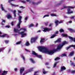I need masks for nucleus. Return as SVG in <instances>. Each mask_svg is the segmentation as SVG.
<instances>
[{"mask_svg": "<svg viewBox=\"0 0 75 75\" xmlns=\"http://www.w3.org/2000/svg\"><path fill=\"white\" fill-rule=\"evenodd\" d=\"M62 46L60 44H59L57 47V48L56 49H54L52 50H49L47 48L43 47L42 46H39L38 47V49L40 51H42L43 52H45V53H47L49 55H52L56 51H58V50H60L61 48H62Z\"/></svg>", "mask_w": 75, "mask_h": 75, "instance_id": "1", "label": "nucleus"}, {"mask_svg": "<svg viewBox=\"0 0 75 75\" xmlns=\"http://www.w3.org/2000/svg\"><path fill=\"white\" fill-rule=\"evenodd\" d=\"M68 8V9H67V14H71V13H73V11H71V9H70V8H74V7H72L71 6L67 7L66 6H64L63 8H61V10H63V9H64V8Z\"/></svg>", "mask_w": 75, "mask_h": 75, "instance_id": "2", "label": "nucleus"}, {"mask_svg": "<svg viewBox=\"0 0 75 75\" xmlns=\"http://www.w3.org/2000/svg\"><path fill=\"white\" fill-rule=\"evenodd\" d=\"M23 30V31H24L21 32H20V34H21V37L23 38V37H24V36H26V35H27V34H26V33H24V32H25V31H26V30H27L26 29H25V28H21L19 30V31H21V30Z\"/></svg>", "mask_w": 75, "mask_h": 75, "instance_id": "3", "label": "nucleus"}, {"mask_svg": "<svg viewBox=\"0 0 75 75\" xmlns=\"http://www.w3.org/2000/svg\"><path fill=\"white\" fill-rule=\"evenodd\" d=\"M21 18H22V17L21 16H19L18 18L19 21L17 25V28H20V25L21 23H22V21H21Z\"/></svg>", "mask_w": 75, "mask_h": 75, "instance_id": "4", "label": "nucleus"}, {"mask_svg": "<svg viewBox=\"0 0 75 75\" xmlns=\"http://www.w3.org/2000/svg\"><path fill=\"white\" fill-rule=\"evenodd\" d=\"M55 24L56 26H57L58 24H61V23H62V21H59L58 20H56L55 22Z\"/></svg>", "mask_w": 75, "mask_h": 75, "instance_id": "5", "label": "nucleus"}, {"mask_svg": "<svg viewBox=\"0 0 75 75\" xmlns=\"http://www.w3.org/2000/svg\"><path fill=\"white\" fill-rule=\"evenodd\" d=\"M43 30L44 32H47V31H50L51 30V29H49L48 28H43Z\"/></svg>", "mask_w": 75, "mask_h": 75, "instance_id": "6", "label": "nucleus"}, {"mask_svg": "<svg viewBox=\"0 0 75 75\" xmlns=\"http://www.w3.org/2000/svg\"><path fill=\"white\" fill-rule=\"evenodd\" d=\"M71 47H73V48H74L75 49V45H70L69 46L66 47V50H69V48H70Z\"/></svg>", "mask_w": 75, "mask_h": 75, "instance_id": "7", "label": "nucleus"}, {"mask_svg": "<svg viewBox=\"0 0 75 75\" xmlns=\"http://www.w3.org/2000/svg\"><path fill=\"white\" fill-rule=\"evenodd\" d=\"M24 71V68L22 67L20 69V74L21 75L23 73V72Z\"/></svg>", "mask_w": 75, "mask_h": 75, "instance_id": "8", "label": "nucleus"}, {"mask_svg": "<svg viewBox=\"0 0 75 75\" xmlns=\"http://www.w3.org/2000/svg\"><path fill=\"white\" fill-rule=\"evenodd\" d=\"M61 70H60L61 72H62V71H63L64 70H65L66 69V67H65L64 66H63L61 67Z\"/></svg>", "mask_w": 75, "mask_h": 75, "instance_id": "9", "label": "nucleus"}, {"mask_svg": "<svg viewBox=\"0 0 75 75\" xmlns=\"http://www.w3.org/2000/svg\"><path fill=\"white\" fill-rule=\"evenodd\" d=\"M6 17L8 19H10V18H12V16H11V15L8 14L6 16Z\"/></svg>", "mask_w": 75, "mask_h": 75, "instance_id": "10", "label": "nucleus"}, {"mask_svg": "<svg viewBox=\"0 0 75 75\" xmlns=\"http://www.w3.org/2000/svg\"><path fill=\"white\" fill-rule=\"evenodd\" d=\"M68 30L70 31L71 33H75V30H73L72 29L69 28L68 29Z\"/></svg>", "mask_w": 75, "mask_h": 75, "instance_id": "11", "label": "nucleus"}, {"mask_svg": "<svg viewBox=\"0 0 75 75\" xmlns=\"http://www.w3.org/2000/svg\"><path fill=\"white\" fill-rule=\"evenodd\" d=\"M8 37V35L7 34H4L3 35H0V37Z\"/></svg>", "mask_w": 75, "mask_h": 75, "instance_id": "12", "label": "nucleus"}, {"mask_svg": "<svg viewBox=\"0 0 75 75\" xmlns=\"http://www.w3.org/2000/svg\"><path fill=\"white\" fill-rule=\"evenodd\" d=\"M68 38H69V39H70V40H73L74 42H75V38H73L69 36Z\"/></svg>", "mask_w": 75, "mask_h": 75, "instance_id": "13", "label": "nucleus"}, {"mask_svg": "<svg viewBox=\"0 0 75 75\" xmlns=\"http://www.w3.org/2000/svg\"><path fill=\"white\" fill-rule=\"evenodd\" d=\"M35 41V40L34 38H31V43H33Z\"/></svg>", "mask_w": 75, "mask_h": 75, "instance_id": "14", "label": "nucleus"}, {"mask_svg": "<svg viewBox=\"0 0 75 75\" xmlns=\"http://www.w3.org/2000/svg\"><path fill=\"white\" fill-rule=\"evenodd\" d=\"M35 41V40L34 38H31V43H33Z\"/></svg>", "mask_w": 75, "mask_h": 75, "instance_id": "15", "label": "nucleus"}, {"mask_svg": "<svg viewBox=\"0 0 75 75\" xmlns=\"http://www.w3.org/2000/svg\"><path fill=\"white\" fill-rule=\"evenodd\" d=\"M20 31V30H19L18 29L14 28V33H18V32H19Z\"/></svg>", "mask_w": 75, "mask_h": 75, "instance_id": "16", "label": "nucleus"}, {"mask_svg": "<svg viewBox=\"0 0 75 75\" xmlns=\"http://www.w3.org/2000/svg\"><path fill=\"white\" fill-rule=\"evenodd\" d=\"M44 41H45V39L44 38H42L41 39L40 42V43H42V42H44Z\"/></svg>", "mask_w": 75, "mask_h": 75, "instance_id": "17", "label": "nucleus"}, {"mask_svg": "<svg viewBox=\"0 0 75 75\" xmlns=\"http://www.w3.org/2000/svg\"><path fill=\"white\" fill-rule=\"evenodd\" d=\"M41 2V1H40L37 3H35L34 2H32V4H36V5H38V4H40V3Z\"/></svg>", "mask_w": 75, "mask_h": 75, "instance_id": "18", "label": "nucleus"}, {"mask_svg": "<svg viewBox=\"0 0 75 75\" xmlns=\"http://www.w3.org/2000/svg\"><path fill=\"white\" fill-rule=\"evenodd\" d=\"M29 60H30V61H31L32 63L33 64H34V63L35 62L34 60V59H32V58H30L29 59Z\"/></svg>", "mask_w": 75, "mask_h": 75, "instance_id": "19", "label": "nucleus"}, {"mask_svg": "<svg viewBox=\"0 0 75 75\" xmlns=\"http://www.w3.org/2000/svg\"><path fill=\"white\" fill-rule=\"evenodd\" d=\"M69 55L71 57L72 56H73L74 55V51H72L70 53Z\"/></svg>", "mask_w": 75, "mask_h": 75, "instance_id": "20", "label": "nucleus"}, {"mask_svg": "<svg viewBox=\"0 0 75 75\" xmlns=\"http://www.w3.org/2000/svg\"><path fill=\"white\" fill-rule=\"evenodd\" d=\"M32 54L33 55H35V56H37V55L38 54L37 53H35V52L34 51H32Z\"/></svg>", "mask_w": 75, "mask_h": 75, "instance_id": "21", "label": "nucleus"}, {"mask_svg": "<svg viewBox=\"0 0 75 75\" xmlns=\"http://www.w3.org/2000/svg\"><path fill=\"white\" fill-rule=\"evenodd\" d=\"M7 72H8V71H4L1 75H4V74H7Z\"/></svg>", "mask_w": 75, "mask_h": 75, "instance_id": "22", "label": "nucleus"}, {"mask_svg": "<svg viewBox=\"0 0 75 75\" xmlns=\"http://www.w3.org/2000/svg\"><path fill=\"white\" fill-rule=\"evenodd\" d=\"M2 21L1 22V25H4V24L3 23V22H4L5 23V22H6V21H5V20H4L3 19H2Z\"/></svg>", "mask_w": 75, "mask_h": 75, "instance_id": "23", "label": "nucleus"}, {"mask_svg": "<svg viewBox=\"0 0 75 75\" xmlns=\"http://www.w3.org/2000/svg\"><path fill=\"white\" fill-rule=\"evenodd\" d=\"M25 45L26 46H29V45H30V43L28 42H27L25 43Z\"/></svg>", "mask_w": 75, "mask_h": 75, "instance_id": "24", "label": "nucleus"}, {"mask_svg": "<svg viewBox=\"0 0 75 75\" xmlns=\"http://www.w3.org/2000/svg\"><path fill=\"white\" fill-rule=\"evenodd\" d=\"M67 44V42L66 41H64L62 43V46H63V45H64L65 44Z\"/></svg>", "mask_w": 75, "mask_h": 75, "instance_id": "25", "label": "nucleus"}, {"mask_svg": "<svg viewBox=\"0 0 75 75\" xmlns=\"http://www.w3.org/2000/svg\"><path fill=\"white\" fill-rule=\"evenodd\" d=\"M56 36L57 35H56V34H54L50 38H53L55 37H56Z\"/></svg>", "mask_w": 75, "mask_h": 75, "instance_id": "26", "label": "nucleus"}, {"mask_svg": "<svg viewBox=\"0 0 75 75\" xmlns=\"http://www.w3.org/2000/svg\"><path fill=\"white\" fill-rule=\"evenodd\" d=\"M62 35L63 37H68V35L66 34H62Z\"/></svg>", "mask_w": 75, "mask_h": 75, "instance_id": "27", "label": "nucleus"}, {"mask_svg": "<svg viewBox=\"0 0 75 75\" xmlns=\"http://www.w3.org/2000/svg\"><path fill=\"white\" fill-rule=\"evenodd\" d=\"M61 42V39H58L56 41H55V42Z\"/></svg>", "mask_w": 75, "mask_h": 75, "instance_id": "28", "label": "nucleus"}, {"mask_svg": "<svg viewBox=\"0 0 75 75\" xmlns=\"http://www.w3.org/2000/svg\"><path fill=\"white\" fill-rule=\"evenodd\" d=\"M36 57H38L39 58L41 59L42 58V56L41 55H38V54H37V55L36 56Z\"/></svg>", "mask_w": 75, "mask_h": 75, "instance_id": "29", "label": "nucleus"}, {"mask_svg": "<svg viewBox=\"0 0 75 75\" xmlns=\"http://www.w3.org/2000/svg\"><path fill=\"white\" fill-rule=\"evenodd\" d=\"M1 7L2 10V11H4V9L3 8V5L2 4L1 5Z\"/></svg>", "mask_w": 75, "mask_h": 75, "instance_id": "30", "label": "nucleus"}, {"mask_svg": "<svg viewBox=\"0 0 75 75\" xmlns=\"http://www.w3.org/2000/svg\"><path fill=\"white\" fill-rule=\"evenodd\" d=\"M66 56H67V54H66L65 53L62 54L61 55V57H66Z\"/></svg>", "mask_w": 75, "mask_h": 75, "instance_id": "31", "label": "nucleus"}, {"mask_svg": "<svg viewBox=\"0 0 75 75\" xmlns=\"http://www.w3.org/2000/svg\"><path fill=\"white\" fill-rule=\"evenodd\" d=\"M11 4L12 6H14V7H18V5H15L12 4Z\"/></svg>", "mask_w": 75, "mask_h": 75, "instance_id": "32", "label": "nucleus"}, {"mask_svg": "<svg viewBox=\"0 0 75 75\" xmlns=\"http://www.w3.org/2000/svg\"><path fill=\"white\" fill-rule=\"evenodd\" d=\"M34 25L33 24H31L29 25L28 26L29 28H31V27H33L34 26Z\"/></svg>", "mask_w": 75, "mask_h": 75, "instance_id": "33", "label": "nucleus"}, {"mask_svg": "<svg viewBox=\"0 0 75 75\" xmlns=\"http://www.w3.org/2000/svg\"><path fill=\"white\" fill-rule=\"evenodd\" d=\"M64 1V0H62V1H60V3H59L58 4H57V6H59L60 5H61V4L62 2H63V1Z\"/></svg>", "mask_w": 75, "mask_h": 75, "instance_id": "34", "label": "nucleus"}, {"mask_svg": "<svg viewBox=\"0 0 75 75\" xmlns=\"http://www.w3.org/2000/svg\"><path fill=\"white\" fill-rule=\"evenodd\" d=\"M71 65L72 66H73V67H75V63H74V62H72L71 63Z\"/></svg>", "mask_w": 75, "mask_h": 75, "instance_id": "35", "label": "nucleus"}, {"mask_svg": "<svg viewBox=\"0 0 75 75\" xmlns=\"http://www.w3.org/2000/svg\"><path fill=\"white\" fill-rule=\"evenodd\" d=\"M59 31L60 33H62L64 32V30L63 29H61L59 30Z\"/></svg>", "mask_w": 75, "mask_h": 75, "instance_id": "36", "label": "nucleus"}, {"mask_svg": "<svg viewBox=\"0 0 75 75\" xmlns=\"http://www.w3.org/2000/svg\"><path fill=\"white\" fill-rule=\"evenodd\" d=\"M59 59H60V58L59 57H57L54 60L55 61H57V60H59Z\"/></svg>", "mask_w": 75, "mask_h": 75, "instance_id": "37", "label": "nucleus"}, {"mask_svg": "<svg viewBox=\"0 0 75 75\" xmlns=\"http://www.w3.org/2000/svg\"><path fill=\"white\" fill-rule=\"evenodd\" d=\"M57 64H58V62H56L54 64L53 67H56V66H57Z\"/></svg>", "mask_w": 75, "mask_h": 75, "instance_id": "38", "label": "nucleus"}, {"mask_svg": "<svg viewBox=\"0 0 75 75\" xmlns=\"http://www.w3.org/2000/svg\"><path fill=\"white\" fill-rule=\"evenodd\" d=\"M21 57H22V58L24 61V60H25V57H24V56L23 55H21Z\"/></svg>", "mask_w": 75, "mask_h": 75, "instance_id": "39", "label": "nucleus"}, {"mask_svg": "<svg viewBox=\"0 0 75 75\" xmlns=\"http://www.w3.org/2000/svg\"><path fill=\"white\" fill-rule=\"evenodd\" d=\"M21 41H20L19 42H17L16 43V44L17 45L18 44H20V43H21Z\"/></svg>", "mask_w": 75, "mask_h": 75, "instance_id": "40", "label": "nucleus"}, {"mask_svg": "<svg viewBox=\"0 0 75 75\" xmlns=\"http://www.w3.org/2000/svg\"><path fill=\"white\" fill-rule=\"evenodd\" d=\"M4 42L6 44H8V43L9 41L7 40H5L4 41Z\"/></svg>", "mask_w": 75, "mask_h": 75, "instance_id": "41", "label": "nucleus"}, {"mask_svg": "<svg viewBox=\"0 0 75 75\" xmlns=\"http://www.w3.org/2000/svg\"><path fill=\"white\" fill-rule=\"evenodd\" d=\"M4 50V48H0V52L3 51Z\"/></svg>", "mask_w": 75, "mask_h": 75, "instance_id": "42", "label": "nucleus"}, {"mask_svg": "<svg viewBox=\"0 0 75 75\" xmlns=\"http://www.w3.org/2000/svg\"><path fill=\"white\" fill-rule=\"evenodd\" d=\"M33 68L31 69H29V72H32V71H33Z\"/></svg>", "mask_w": 75, "mask_h": 75, "instance_id": "43", "label": "nucleus"}, {"mask_svg": "<svg viewBox=\"0 0 75 75\" xmlns=\"http://www.w3.org/2000/svg\"><path fill=\"white\" fill-rule=\"evenodd\" d=\"M45 17H49V15H45L43 16V18H45Z\"/></svg>", "mask_w": 75, "mask_h": 75, "instance_id": "44", "label": "nucleus"}, {"mask_svg": "<svg viewBox=\"0 0 75 75\" xmlns=\"http://www.w3.org/2000/svg\"><path fill=\"white\" fill-rule=\"evenodd\" d=\"M51 16H52L53 17H54V16H56L57 15L55 14H51Z\"/></svg>", "mask_w": 75, "mask_h": 75, "instance_id": "45", "label": "nucleus"}, {"mask_svg": "<svg viewBox=\"0 0 75 75\" xmlns=\"http://www.w3.org/2000/svg\"><path fill=\"white\" fill-rule=\"evenodd\" d=\"M71 73H72V74H74V73H75V70L74 71H71Z\"/></svg>", "mask_w": 75, "mask_h": 75, "instance_id": "46", "label": "nucleus"}, {"mask_svg": "<svg viewBox=\"0 0 75 75\" xmlns=\"http://www.w3.org/2000/svg\"><path fill=\"white\" fill-rule=\"evenodd\" d=\"M45 65H49V63L48 62H46L45 63Z\"/></svg>", "mask_w": 75, "mask_h": 75, "instance_id": "47", "label": "nucleus"}, {"mask_svg": "<svg viewBox=\"0 0 75 75\" xmlns=\"http://www.w3.org/2000/svg\"><path fill=\"white\" fill-rule=\"evenodd\" d=\"M48 22H46L45 23V25L46 26H47V25H48Z\"/></svg>", "mask_w": 75, "mask_h": 75, "instance_id": "48", "label": "nucleus"}, {"mask_svg": "<svg viewBox=\"0 0 75 75\" xmlns=\"http://www.w3.org/2000/svg\"><path fill=\"white\" fill-rule=\"evenodd\" d=\"M59 33V32H58V31H57L55 33V34H58Z\"/></svg>", "mask_w": 75, "mask_h": 75, "instance_id": "49", "label": "nucleus"}, {"mask_svg": "<svg viewBox=\"0 0 75 75\" xmlns=\"http://www.w3.org/2000/svg\"><path fill=\"white\" fill-rule=\"evenodd\" d=\"M27 19H28V16H26L25 18V20H27Z\"/></svg>", "mask_w": 75, "mask_h": 75, "instance_id": "50", "label": "nucleus"}, {"mask_svg": "<svg viewBox=\"0 0 75 75\" xmlns=\"http://www.w3.org/2000/svg\"><path fill=\"white\" fill-rule=\"evenodd\" d=\"M13 0H9L8 2V3H10L11 1H13Z\"/></svg>", "mask_w": 75, "mask_h": 75, "instance_id": "51", "label": "nucleus"}, {"mask_svg": "<svg viewBox=\"0 0 75 75\" xmlns=\"http://www.w3.org/2000/svg\"><path fill=\"white\" fill-rule=\"evenodd\" d=\"M19 8H24V7L23 6H21L19 7Z\"/></svg>", "mask_w": 75, "mask_h": 75, "instance_id": "52", "label": "nucleus"}, {"mask_svg": "<svg viewBox=\"0 0 75 75\" xmlns=\"http://www.w3.org/2000/svg\"><path fill=\"white\" fill-rule=\"evenodd\" d=\"M42 72L43 74H46L47 73V72L45 71H42Z\"/></svg>", "mask_w": 75, "mask_h": 75, "instance_id": "53", "label": "nucleus"}, {"mask_svg": "<svg viewBox=\"0 0 75 75\" xmlns=\"http://www.w3.org/2000/svg\"><path fill=\"white\" fill-rule=\"evenodd\" d=\"M75 18V16H73L71 17V19H72V18Z\"/></svg>", "mask_w": 75, "mask_h": 75, "instance_id": "54", "label": "nucleus"}, {"mask_svg": "<svg viewBox=\"0 0 75 75\" xmlns=\"http://www.w3.org/2000/svg\"><path fill=\"white\" fill-rule=\"evenodd\" d=\"M2 72H3V71H2V70H1V69H0V74Z\"/></svg>", "mask_w": 75, "mask_h": 75, "instance_id": "55", "label": "nucleus"}, {"mask_svg": "<svg viewBox=\"0 0 75 75\" xmlns=\"http://www.w3.org/2000/svg\"><path fill=\"white\" fill-rule=\"evenodd\" d=\"M14 22H12L11 23V25H14V23H13Z\"/></svg>", "mask_w": 75, "mask_h": 75, "instance_id": "56", "label": "nucleus"}, {"mask_svg": "<svg viewBox=\"0 0 75 75\" xmlns=\"http://www.w3.org/2000/svg\"><path fill=\"white\" fill-rule=\"evenodd\" d=\"M16 10H15L13 12V14H16Z\"/></svg>", "mask_w": 75, "mask_h": 75, "instance_id": "57", "label": "nucleus"}, {"mask_svg": "<svg viewBox=\"0 0 75 75\" xmlns=\"http://www.w3.org/2000/svg\"><path fill=\"white\" fill-rule=\"evenodd\" d=\"M38 38V37H35V38H34L35 40H37Z\"/></svg>", "mask_w": 75, "mask_h": 75, "instance_id": "58", "label": "nucleus"}, {"mask_svg": "<svg viewBox=\"0 0 75 75\" xmlns=\"http://www.w3.org/2000/svg\"><path fill=\"white\" fill-rule=\"evenodd\" d=\"M6 27L8 28H10V26H9V25H7L6 26Z\"/></svg>", "mask_w": 75, "mask_h": 75, "instance_id": "59", "label": "nucleus"}, {"mask_svg": "<svg viewBox=\"0 0 75 75\" xmlns=\"http://www.w3.org/2000/svg\"><path fill=\"white\" fill-rule=\"evenodd\" d=\"M22 3H25V1H22Z\"/></svg>", "mask_w": 75, "mask_h": 75, "instance_id": "60", "label": "nucleus"}, {"mask_svg": "<svg viewBox=\"0 0 75 75\" xmlns=\"http://www.w3.org/2000/svg\"><path fill=\"white\" fill-rule=\"evenodd\" d=\"M8 10L10 11H12V10H11V9H10V8H8Z\"/></svg>", "mask_w": 75, "mask_h": 75, "instance_id": "61", "label": "nucleus"}, {"mask_svg": "<svg viewBox=\"0 0 75 75\" xmlns=\"http://www.w3.org/2000/svg\"><path fill=\"white\" fill-rule=\"evenodd\" d=\"M14 70L15 71H17V68H15L14 69Z\"/></svg>", "mask_w": 75, "mask_h": 75, "instance_id": "62", "label": "nucleus"}, {"mask_svg": "<svg viewBox=\"0 0 75 75\" xmlns=\"http://www.w3.org/2000/svg\"><path fill=\"white\" fill-rule=\"evenodd\" d=\"M42 72H45V69H42Z\"/></svg>", "mask_w": 75, "mask_h": 75, "instance_id": "63", "label": "nucleus"}, {"mask_svg": "<svg viewBox=\"0 0 75 75\" xmlns=\"http://www.w3.org/2000/svg\"><path fill=\"white\" fill-rule=\"evenodd\" d=\"M18 12L19 13H21L22 12L21 11H18Z\"/></svg>", "mask_w": 75, "mask_h": 75, "instance_id": "64", "label": "nucleus"}]
</instances>
